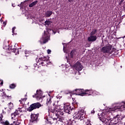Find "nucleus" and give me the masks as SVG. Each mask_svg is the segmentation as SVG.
Listing matches in <instances>:
<instances>
[{
  "label": "nucleus",
  "instance_id": "17",
  "mask_svg": "<svg viewBox=\"0 0 125 125\" xmlns=\"http://www.w3.org/2000/svg\"><path fill=\"white\" fill-rule=\"evenodd\" d=\"M77 89H75V90L71 91V90H65L64 91L65 94H70V97H72V94H76L77 95V90H76Z\"/></svg>",
  "mask_w": 125,
  "mask_h": 125
},
{
  "label": "nucleus",
  "instance_id": "29",
  "mask_svg": "<svg viewBox=\"0 0 125 125\" xmlns=\"http://www.w3.org/2000/svg\"><path fill=\"white\" fill-rule=\"evenodd\" d=\"M13 103L10 102L8 104V107L9 109H12L13 108Z\"/></svg>",
  "mask_w": 125,
  "mask_h": 125
},
{
  "label": "nucleus",
  "instance_id": "21",
  "mask_svg": "<svg viewBox=\"0 0 125 125\" xmlns=\"http://www.w3.org/2000/svg\"><path fill=\"white\" fill-rule=\"evenodd\" d=\"M79 112L81 117L82 120H83V119H84V114H85L84 109H82L79 111Z\"/></svg>",
  "mask_w": 125,
  "mask_h": 125
},
{
  "label": "nucleus",
  "instance_id": "22",
  "mask_svg": "<svg viewBox=\"0 0 125 125\" xmlns=\"http://www.w3.org/2000/svg\"><path fill=\"white\" fill-rule=\"evenodd\" d=\"M19 111L16 110V111L14 113L11 114V116H14V117H12V119H13V118H15L17 116H18L19 115V112H18Z\"/></svg>",
  "mask_w": 125,
  "mask_h": 125
},
{
  "label": "nucleus",
  "instance_id": "26",
  "mask_svg": "<svg viewBox=\"0 0 125 125\" xmlns=\"http://www.w3.org/2000/svg\"><path fill=\"white\" fill-rule=\"evenodd\" d=\"M97 33V29H94L92 32H90V35L91 36H94L95 34Z\"/></svg>",
  "mask_w": 125,
  "mask_h": 125
},
{
  "label": "nucleus",
  "instance_id": "23",
  "mask_svg": "<svg viewBox=\"0 0 125 125\" xmlns=\"http://www.w3.org/2000/svg\"><path fill=\"white\" fill-rule=\"evenodd\" d=\"M38 2V0L34 1L32 3H30L29 5V7H33V6H35V5L37 4Z\"/></svg>",
  "mask_w": 125,
  "mask_h": 125
},
{
  "label": "nucleus",
  "instance_id": "13",
  "mask_svg": "<svg viewBox=\"0 0 125 125\" xmlns=\"http://www.w3.org/2000/svg\"><path fill=\"white\" fill-rule=\"evenodd\" d=\"M73 68L76 70V71H78V72H80V71H82L83 70V65H82V63L78 61L76 63H75L73 65Z\"/></svg>",
  "mask_w": 125,
  "mask_h": 125
},
{
  "label": "nucleus",
  "instance_id": "34",
  "mask_svg": "<svg viewBox=\"0 0 125 125\" xmlns=\"http://www.w3.org/2000/svg\"><path fill=\"white\" fill-rule=\"evenodd\" d=\"M17 50L16 51V53L14 52V53H15L16 55L19 54V49H16Z\"/></svg>",
  "mask_w": 125,
  "mask_h": 125
},
{
  "label": "nucleus",
  "instance_id": "14",
  "mask_svg": "<svg viewBox=\"0 0 125 125\" xmlns=\"http://www.w3.org/2000/svg\"><path fill=\"white\" fill-rule=\"evenodd\" d=\"M0 123L3 125H19V123H17V121H13V123H12L6 120L5 121H0Z\"/></svg>",
  "mask_w": 125,
  "mask_h": 125
},
{
  "label": "nucleus",
  "instance_id": "15",
  "mask_svg": "<svg viewBox=\"0 0 125 125\" xmlns=\"http://www.w3.org/2000/svg\"><path fill=\"white\" fill-rule=\"evenodd\" d=\"M117 117H119V115H117L116 117H113V119L111 120L110 123H109V125H120L119 121L116 120Z\"/></svg>",
  "mask_w": 125,
  "mask_h": 125
},
{
  "label": "nucleus",
  "instance_id": "9",
  "mask_svg": "<svg viewBox=\"0 0 125 125\" xmlns=\"http://www.w3.org/2000/svg\"><path fill=\"white\" fill-rule=\"evenodd\" d=\"M73 110V108L71 107V105L70 104H65L63 106V111L65 113H67V114H70L72 113V110Z\"/></svg>",
  "mask_w": 125,
  "mask_h": 125
},
{
  "label": "nucleus",
  "instance_id": "3",
  "mask_svg": "<svg viewBox=\"0 0 125 125\" xmlns=\"http://www.w3.org/2000/svg\"><path fill=\"white\" fill-rule=\"evenodd\" d=\"M101 51L103 53H107L108 54H112L113 52L116 51L115 48H112V45L108 44L107 46L103 47L101 49Z\"/></svg>",
  "mask_w": 125,
  "mask_h": 125
},
{
  "label": "nucleus",
  "instance_id": "16",
  "mask_svg": "<svg viewBox=\"0 0 125 125\" xmlns=\"http://www.w3.org/2000/svg\"><path fill=\"white\" fill-rule=\"evenodd\" d=\"M60 99H61V97H60V96L58 95L56 96V97L54 99V106H58L57 105H58V102H59Z\"/></svg>",
  "mask_w": 125,
  "mask_h": 125
},
{
  "label": "nucleus",
  "instance_id": "1",
  "mask_svg": "<svg viewBox=\"0 0 125 125\" xmlns=\"http://www.w3.org/2000/svg\"><path fill=\"white\" fill-rule=\"evenodd\" d=\"M77 95L81 96H89V95H99V92L92 89H76Z\"/></svg>",
  "mask_w": 125,
  "mask_h": 125
},
{
  "label": "nucleus",
  "instance_id": "41",
  "mask_svg": "<svg viewBox=\"0 0 125 125\" xmlns=\"http://www.w3.org/2000/svg\"><path fill=\"white\" fill-rule=\"evenodd\" d=\"M69 2H74L75 0H68Z\"/></svg>",
  "mask_w": 125,
  "mask_h": 125
},
{
  "label": "nucleus",
  "instance_id": "30",
  "mask_svg": "<svg viewBox=\"0 0 125 125\" xmlns=\"http://www.w3.org/2000/svg\"><path fill=\"white\" fill-rule=\"evenodd\" d=\"M34 69L35 70H38V69H40L41 66H39V65H38V64L37 63H34Z\"/></svg>",
  "mask_w": 125,
  "mask_h": 125
},
{
  "label": "nucleus",
  "instance_id": "7",
  "mask_svg": "<svg viewBox=\"0 0 125 125\" xmlns=\"http://www.w3.org/2000/svg\"><path fill=\"white\" fill-rule=\"evenodd\" d=\"M2 95V99H8V100H11L12 99V95L10 91H8L6 92H3Z\"/></svg>",
  "mask_w": 125,
  "mask_h": 125
},
{
  "label": "nucleus",
  "instance_id": "43",
  "mask_svg": "<svg viewBox=\"0 0 125 125\" xmlns=\"http://www.w3.org/2000/svg\"><path fill=\"white\" fill-rule=\"evenodd\" d=\"M47 122H48L49 124H53V122H52V121L47 120Z\"/></svg>",
  "mask_w": 125,
  "mask_h": 125
},
{
  "label": "nucleus",
  "instance_id": "33",
  "mask_svg": "<svg viewBox=\"0 0 125 125\" xmlns=\"http://www.w3.org/2000/svg\"><path fill=\"white\" fill-rule=\"evenodd\" d=\"M24 107V105H22V107L20 108L19 107L18 108V110L19 111V112H20V113H22V112H24V111L22 110V108H23Z\"/></svg>",
  "mask_w": 125,
  "mask_h": 125
},
{
  "label": "nucleus",
  "instance_id": "8",
  "mask_svg": "<svg viewBox=\"0 0 125 125\" xmlns=\"http://www.w3.org/2000/svg\"><path fill=\"white\" fill-rule=\"evenodd\" d=\"M40 117V114L38 113L37 114L31 113L30 115L31 119L30 123H33V124H37L38 123V118Z\"/></svg>",
  "mask_w": 125,
  "mask_h": 125
},
{
  "label": "nucleus",
  "instance_id": "37",
  "mask_svg": "<svg viewBox=\"0 0 125 125\" xmlns=\"http://www.w3.org/2000/svg\"><path fill=\"white\" fill-rule=\"evenodd\" d=\"M47 52L48 54H50V53H51V50L50 49H48L47 50Z\"/></svg>",
  "mask_w": 125,
  "mask_h": 125
},
{
  "label": "nucleus",
  "instance_id": "11",
  "mask_svg": "<svg viewBox=\"0 0 125 125\" xmlns=\"http://www.w3.org/2000/svg\"><path fill=\"white\" fill-rule=\"evenodd\" d=\"M49 32L48 31H44V35L42 36V40L43 41V43H46L49 40Z\"/></svg>",
  "mask_w": 125,
  "mask_h": 125
},
{
  "label": "nucleus",
  "instance_id": "42",
  "mask_svg": "<svg viewBox=\"0 0 125 125\" xmlns=\"http://www.w3.org/2000/svg\"><path fill=\"white\" fill-rule=\"evenodd\" d=\"M22 101H26L27 100V98H23L21 99Z\"/></svg>",
  "mask_w": 125,
  "mask_h": 125
},
{
  "label": "nucleus",
  "instance_id": "2",
  "mask_svg": "<svg viewBox=\"0 0 125 125\" xmlns=\"http://www.w3.org/2000/svg\"><path fill=\"white\" fill-rule=\"evenodd\" d=\"M63 115H64L63 110H62L61 109V108H60L58 112L56 119V120L58 122L59 125H65V124H64L65 123V120L64 119V118L61 116H63Z\"/></svg>",
  "mask_w": 125,
  "mask_h": 125
},
{
  "label": "nucleus",
  "instance_id": "25",
  "mask_svg": "<svg viewBox=\"0 0 125 125\" xmlns=\"http://www.w3.org/2000/svg\"><path fill=\"white\" fill-rule=\"evenodd\" d=\"M75 118H76V119H78V120H82V117L81 116V115L80 114L79 111H78V112L75 115Z\"/></svg>",
  "mask_w": 125,
  "mask_h": 125
},
{
  "label": "nucleus",
  "instance_id": "46",
  "mask_svg": "<svg viewBox=\"0 0 125 125\" xmlns=\"http://www.w3.org/2000/svg\"><path fill=\"white\" fill-rule=\"evenodd\" d=\"M20 102H21V104H22V101L20 100Z\"/></svg>",
  "mask_w": 125,
  "mask_h": 125
},
{
  "label": "nucleus",
  "instance_id": "48",
  "mask_svg": "<svg viewBox=\"0 0 125 125\" xmlns=\"http://www.w3.org/2000/svg\"><path fill=\"white\" fill-rule=\"evenodd\" d=\"M55 34H56V32H54V34L55 35Z\"/></svg>",
  "mask_w": 125,
  "mask_h": 125
},
{
  "label": "nucleus",
  "instance_id": "44",
  "mask_svg": "<svg viewBox=\"0 0 125 125\" xmlns=\"http://www.w3.org/2000/svg\"><path fill=\"white\" fill-rule=\"evenodd\" d=\"M0 84H1V85H2L3 84V81H1V82H0Z\"/></svg>",
  "mask_w": 125,
  "mask_h": 125
},
{
  "label": "nucleus",
  "instance_id": "49",
  "mask_svg": "<svg viewBox=\"0 0 125 125\" xmlns=\"http://www.w3.org/2000/svg\"><path fill=\"white\" fill-rule=\"evenodd\" d=\"M118 119H119V117H117V120H118Z\"/></svg>",
  "mask_w": 125,
  "mask_h": 125
},
{
  "label": "nucleus",
  "instance_id": "20",
  "mask_svg": "<svg viewBox=\"0 0 125 125\" xmlns=\"http://www.w3.org/2000/svg\"><path fill=\"white\" fill-rule=\"evenodd\" d=\"M53 13L52 11H47L45 13V17L48 18V17H50L52 15Z\"/></svg>",
  "mask_w": 125,
  "mask_h": 125
},
{
  "label": "nucleus",
  "instance_id": "19",
  "mask_svg": "<svg viewBox=\"0 0 125 125\" xmlns=\"http://www.w3.org/2000/svg\"><path fill=\"white\" fill-rule=\"evenodd\" d=\"M99 119L103 123H104V124H106L107 122L108 121H112V118H106L104 117H99Z\"/></svg>",
  "mask_w": 125,
  "mask_h": 125
},
{
  "label": "nucleus",
  "instance_id": "47",
  "mask_svg": "<svg viewBox=\"0 0 125 125\" xmlns=\"http://www.w3.org/2000/svg\"><path fill=\"white\" fill-rule=\"evenodd\" d=\"M104 114H105V112H103V113H102V115H104Z\"/></svg>",
  "mask_w": 125,
  "mask_h": 125
},
{
  "label": "nucleus",
  "instance_id": "12",
  "mask_svg": "<svg viewBox=\"0 0 125 125\" xmlns=\"http://www.w3.org/2000/svg\"><path fill=\"white\" fill-rule=\"evenodd\" d=\"M60 109V106L57 105L55 106V107H51L50 109H49L48 112L53 113V114H55V116L57 117V114H58V112H59Z\"/></svg>",
  "mask_w": 125,
  "mask_h": 125
},
{
  "label": "nucleus",
  "instance_id": "39",
  "mask_svg": "<svg viewBox=\"0 0 125 125\" xmlns=\"http://www.w3.org/2000/svg\"><path fill=\"white\" fill-rule=\"evenodd\" d=\"M95 113V111H94V110H93L91 111V114H92L93 115H94V114Z\"/></svg>",
  "mask_w": 125,
  "mask_h": 125
},
{
  "label": "nucleus",
  "instance_id": "28",
  "mask_svg": "<svg viewBox=\"0 0 125 125\" xmlns=\"http://www.w3.org/2000/svg\"><path fill=\"white\" fill-rule=\"evenodd\" d=\"M51 23H52V21H46L44 22L45 25H46L47 26H49V25H50V24H51Z\"/></svg>",
  "mask_w": 125,
  "mask_h": 125
},
{
  "label": "nucleus",
  "instance_id": "4",
  "mask_svg": "<svg viewBox=\"0 0 125 125\" xmlns=\"http://www.w3.org/2000/svg\"><path fill=\"white\" fill-rule=\"evenodd\" d=\"M37 62H41L39 63V65H42V66H46V65H49L50 64V61L47 60L46 58L44 57L39 58Z\"/></svg>",
  "mask_w": 125,
  "mask_h": 125
},
{
  "label": "nucleus",
  "instance_id": "31",
  "mask_svg": "<svg viewBox=\"0 0 125 125\" xmlns=\"http://www.w3.org/2000/svg\"><path fill=\"white\" fill-rule=\"evenodd\" d=\"M9 50H10L12 52H15L16 53V48H13L12 47H11L10 48H9Z\"/></svg>",
  "mask_w": 125,
  "mask_h": 125
},
{
  "label": "nucleus",
  "instance_id": "36",
  "mask_svg": "<svg viewBox=\"0 0 125 125\" xmlns=\"http://www.w3.org/2000/svg\"><path fill=\"white\" fill-rule=\"evenodd\" d=\"M16 29V27H14L12 28V33L13 34H14V32H15Z\"/></svg>",
  "mask_w": 125,
  "mask_h": 125
},
{
  "label": "nucleus",
  "instance_id": "40",
  "mask_svg": "<svg viewBox=\"0 0 125 125\" xmlns=\"http://www.w3.org/2000/svg\"><path fill=\"white\" fill-rule=\"evenodd\" d=\"M3 26L5 27V26L6 25V22L5 21L3 22Z\"/></svg>",
  "mask_w": 125,
  "mask_h": 125
},
{
  "label": "nucleus",
  "instance_id": "35",
  "mask_svg": "<svg viewBox=\"0 0 125 125\" xmlns=\"http://www.w3.org/2000/svg\"><path fill=\"white\" fill-rule=\"evenodd\" d=\"M0 122H1V121H3V120H2V118H3V115H2V114H0Z\"/></svg>",
  "mask_w": 125,
  "mask_h": 125
},
{
  "label": "nucleus",
  "instance_id": "27",
  "mask_svg": "<svg viewBox=\"0 0 125 125\" xmlns=\"http://www.w3.org/2000/svg\"><path fill=\"white\" fill-rule=\"evenodd\" d=\"M74 55H76V52L75 51V50H73L70 52L71 58H74Z\"/></svg>",
  "mask_w": 125,
  "mask_h": 125
},
{
  "label": "nucleus",
  "instance_id": "10",
  "mask_svg": "<svg viewBox=\"0 0 125 125\" xmlns=\"http://www.w3.org/2000/svg\"><path fill=\"white\" fill-rule=\"evenodd\" d=\"M32 96L33 98H36L37 100H41L42 98V91L41 90H37L36 93Z\"/></svg>",
  "mask_w": 125,
  "mask_h": 125
},
{
  "label": "nucleus",
  "instance_id": "6",
  "mask_svg": "<svg viewBox=\"0 0 125 125\" xmlns=\"http://www.w3.org/2000/svg\"><path fill=\"white\" fill-rule=\"evenodd\" d=\"M125 102L116 103L115 105L114 106V108H110L109 110L113 112L116 111V110H118V109H123V108H125Z\"/></svg>",
  "mask_w": 125,
  "mask_h": 125
},
{
  "label": "nucleus",
  "instance_id": "5",
  "mask_svg": "<svg viewBox=\"0 0 125 125\" xmlns=\"http://www.w3.org/2000/svg\"><path fill=\"white\" fill-rule=\"evenodd\" d=\"M42 107V104L41 103L38 102L31 104L30 106L27 108V111L28 112H32L36 109H40V107Z\"/></svg>",
  "mask_w": 125,
  "mask_h": 125
},
{
  "label": "nucleus",
  "instance_id": "50",
  "mask_svg": "<svg viewBox=\"0 0 125 125\" xmlns=\"http://www.w3.org/2000/svg\"><path fill=\"white\" fill-rule=\"evenodd\" d=\"M121 67L122 68V66H121Z\"/></svg>",
  "mask_w": 125,
  "mask_h": 125
},
{
  "label": "nucleus",
  "instance_id": "45",
  "mask_svg": "<svg viewBox=\"0 0 125 125\" xmlns=\"http://www.w3.org/2000/svg\"><path fill=\"white\" fill-rule=\"evenodd\" d=\"M12 6H13V7H15V5H14L13 4H12Z\"/></svg>",
  "mask_w": 125,
  "mask_h": 125
},
{
  "label": "nucleus",
  "instance_id": "32",
  "mask_svg": "<svg viewBox=\"0 0 125 125\" xmlns=\"http://www.w3.org/2000/svg\"><path fill=\"white\" fill-rule=\"evenodd\" d=\"M9 87H10V88L13 89V88H14L15 87H16V85H15V84H14V83L11 84L9 85Z\"/></svg>",
  "mask_w": 125,
  "mask_h": 125
},
{
  "label": "nucleus",
  "instance_id": "38",
  "mask_svg": "<svg viewBox=\"0 0 125 125\" xmlns=\"http://www.w3.org/2000/svg\"><path fill=\"white\" fill-rule=\"evenodd\" d=\"M125 0H121V1H120V2H119V5H121V4H122V3H123V2H124V1Z\"/></svg>",
  "mask_w": 125,
  "mask_h": 125
},
{
  "label": "nucleus",
  "instance_id": "24",
  "mask_svg": "<svg viewBox=\"0 0 125 125\" xmlns=\"http://www.w3.org/2000/svg\"><path fill=\"white\" fill-rule=\"evenodd\" d=\"M52 98H53V97H50L47 99L46 104L47 105H50V104H51V99H52Z\"/></svg>",
  "mask_w": 125,
  "mask_h": 125
},
{
  "label": "nucleus",
  "instance_id": "18",
  "mask_svg": "<svg viewBox=\"0 0 125 125\" xmlns=\"http://www.w3.org/2000/svg\"><path fill=\"white\" fill-rule=\"evenodd\" d=\"M97 40V37L95 35H90L89 37L88 38V42H95Z\"/></svg>",
  "mask_w": 125,
  "mask_h": 125
}]
</instances>
